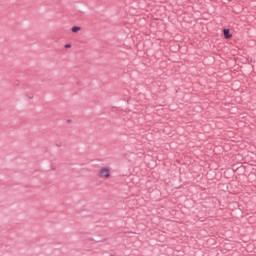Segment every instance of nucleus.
Masks as SVG:
<instances>
[{
	"label": "nucleus",
	"mask_w": 256,
	"mask_h": 256,
	"mask_svg": "<svg viewBox=\"0 0 256 256\" xmlns=\"http://www.w3.org/2000/svg\"><path fill=\"white\" fill-rule=\"evenodd\" d=\"M97 175L100 179H111V168L109 166H102L99 168Z\"/></svg>",
	"instance_id": "f257e3e1"
},
{
	"label": "nucleus",
	"mask_w": 256,
	"mask_h": 256,
	"mask_svg": "<svg viewBox=\"0 0 256 256\" xmlns=\"http://www.w3.org/2000/svg\"><path fill=\"white\" fill-rule=\"evenodd\" d=\"M223 33H224L225 39H231L233 37V35L229 33V29H224Z\"/></svg>",
	"instance_id": "f03ea898"
},
{
	"label": "nucleus",
	"mask_w": 256,
	"mask_h": 256,
	"mask_svg": "<svg viewBox=\"0 0 256 256\" xmlns=\"http://www.w3.org/2000/svg\"><path fill=\"white\" fill-rule=\"evenodd\" d=\"M72 33H79L81 31V26H74L71 28Z\"/></svg>",
	"instance_id": "7ed1b4c3"
},
{
	"label": "nucleus",
	"mask_w": 256,
	"mask_h": 256,
	"mask_svg": "<svg viewBox=\"0 0 256 256\" xmlns=\"http://www.w3.org/2000/svg\"><path fill=\"white\" fill-rule=\"evenodd\" d=\"M65 48H66V49H71V44H66V45H65Z\"/></svg>",
	"instance_id": "20e7f679"
}]
</instances>
